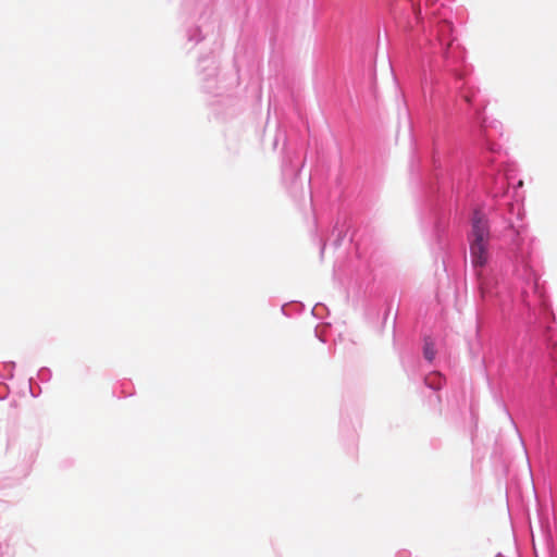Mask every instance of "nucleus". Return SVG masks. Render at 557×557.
<instances>
[{
	"mask_svg": "<svg viewBox=\"0 0 557 557\" xmlns=\"http://www.w3.org/2000/svg\"><path fill=\"white\" fill-rule=\"evenodd\" d=\"M488 242H470V257L475 269L483 268L488 261Z\"/></svg>",
	"mask_w": 557,
	"mask_h": 557,
	"instance_id": "2",
	"label": "nucleus"
},
{
	"mask_svg": "<svg viewBox=\"0 0 557 557\" xmlns=\"http://www.w3.org/2000/svg\"><path fill=\"white\" fill-rule=\"evenodd\" d=\"M490 227L482 211H474L470 242H488Z\"/></svg>",
	"mask_w": 557,
	"mask_h": 557,
	"instance_id": "1",
	"label": "nucleus"
},
{
	"mask_svg": "<svg viewBox=\"0 0 557 557\" xmlns=\"http://www.w3.org/2000/svg\"><path fill=\"white\" fill-rule=\"evenodd\" d=\"M441 380L442 377L437 373L430 374L425 377L426 384L432 388H440Z\"/></svg>",
	"mask_w": 557,
	"mask_h": 557,
	"instance_id": "3",
	"label": "nucleus"
},
{
	"mask_svg": "<svg viewBox=\"0 0 557 557\" xmlns=\"http://www.w3.org/2000/svg\"><path fill=\"white\" fill-rule=\"evenodd\" d=\"M434 356H435V350H434L433 344L426 343L424 346V357L431 361L434 359Z\"/></svg>",
	"mask_w": 557,
	"mask_h": 557,
	"instance_id": "4",
	"label": "nucleus"
},
{
	"mask_svg": "<svg viewBox=\"0 0 557 557\" xmlns=\"http://www.w3.org/2000/svg\"><path fill=\"white\" fill-rule=\"evenodd\" d=\"M465 100L470 103L471 102V97L470 96H465Z\"/></svg>",
	"mask_w": 557,
	"mask_h": 557,
	"instance_id": "5",
	"label": "nucleus"
}]
</instances>
